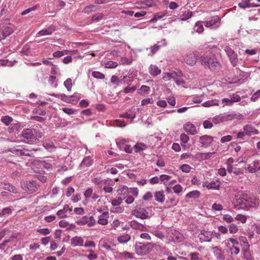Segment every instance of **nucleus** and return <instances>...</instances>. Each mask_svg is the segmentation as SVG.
<instances>
[{
	"mask_svg": "<svg viewBox=\"0 0 260 260\" xmlns=\"http://www.w3.org/2000/svg\"><path fill=\"white\" fill-rule=\"evenodd\" d=\"M257 203L258 200L249 197L245 193L235 195L233 201L234 207L237 209L247 208L252 207V204L256 205Z\"/></svg>",
	"mask_w": 260,
	"mask_h": 260,
	"instance_id": "1",
	"label": "nucleus"
},
{
	"mask_svg": "<svg viewBox=\"0 0 260 260\" xmlns=\"http://www.w3.org/2000/svg\"><path fill=\"white\" fill-rule=\"evenodd\" d=\"M201 61L205 68H208L211 70H215L219 67V62L213 55L202 56Z\"/></svg>",
	"mask_w": 260,
	"mask_h": 260,
	"instance_id": "2",
	"label": "nucleus"
},
{
	"mask_svg": "<svg viewBox=\"0 0 260 260\" xmlns=\"http://www.w3.org/2000/svg\"><path fill=\"white\" fill-rule=\"evenodd\" d=\"M42 133H38L35 128L32 129H24L21 133L22 137L25 139L27 142H31L34 139H36L37 138H41L42 136Z\"/></svg>",
	"mask_w": 260,
	"mask_h": 260,
	"instance_id": "3",
	"label": "nucleus"
},
{
	"mask_svg": "<svg viewBox=\"0 0 260 260\" xmlns=\"http://www.w3.org/2000/svg\"><path fill=\"white\" fill-rule=\"evenodd\" d=\"M21 186L23 190L30 193L37 191L40 187L39 184L34 180L23 181Z\"/></svg>",
	"mask_w": 260,
	"mask_h": 260,
	"instance_id": "4",
	"label": "nucleus"
},
{
	"mask_svg": "<svg viewBox=\"0 0 260 260\" xmlns=\"http://www.w3.org/2000/svg\"><path fill=\"white\" fill-rule=\"evenodd\" d=\"M117 192L119 197L117 199H115L111 201V204L114 206H118L120 205L123 200L125 199V195H128V188L126 186L120 187L117 189Z\"/></svg>",
	"mask_w": 260,
	"mask_h": 260,
	"instance_id": "5",
	"label": "nucleus"
},
{
	"mask_svg": "<svg viewBox=\"0 0 260 260\" xmlns=\"http://www.w3.org/2000/svg\"><path fill=\"white\" fill-rule=\"evenodd\" d=\"M223 48L228 55L232 66L233 67H236L238 62V55L237 53L229 46H225Z\"/></svg>",
	"mask_w": 260,
	"mask_h": 260,
	"instance_id": "6",
	"label": "nucleus"
},
{
	"mask_svg": "<svg viewBox=\"0 0 260 260\" xmlns=\"http://www.w3.org/2000/svg\"><path fill=\"white\" fill-rule=\"evenodd\" d=\"M182 57L185 62L189 66H193L197 62L198 55L196 52L189 51L183 55Z\"/></svg>",
	"mask_w": 260,
	"mask_h": 260,
	"instance_id": "7",
	"label": "nucleus"
},
{
	"mask_svg": "<svg viewBox=\"0 0 260 260\" xmlns=\"http://www.w3.org/2000/svg\"><path fill=\"white\" fill-rule=\"evenodd\" d=\"M153 248V244L151 243H148L146 245H136L135 250L137 254L143 255L149 253Z\"/></svg>",
	"mask_w": 260,
	"mask_h": 260,
	"instance_id": "8",
	"label": "nucleus"
},
{
	"mask_svg": "<svg viewBox=\"0 0 260 260\" xmlns=\"http://www.w3.org/2000/svg\"><path fill=\"white\" fill-rule=\"evenodd\" d=\"M133 214L136 217L142 219H147L149 216V212L143 208H139L134 210Z\"/></svg>",
	"mask_w": 260,
	"mask_h": 260,
	"instance_id": "9",
	"label": "nucleus"
},
{
	"mask_svg": "<svg viewBox=\"0 0 260 260\" xmlns=\"http://www.w3.org/2000/svg\"><path fill=\"white\" fill-rule=\"evenodd\" d=\"M82 224H87L88 226H93L96 223V220L93 216H85L79 221Z\"/></svg>",
	"mask_w": 260,
	"mask_h": 260,
	"instance_id": "10",
	"label": "nucleus"
},
{
	"mask_svg": "<svg viewBox=\"0 0 260 260\" xmlns=\"http://www.w3.org/2000/svg\"><path fill=\"white\" fill-rule=\"evenodd\" d=\"M220 182L219 180H216L215 181H212L211 182L206 181L204 182L203 186L206 187L208 189H218L220 186Z\"/></svg>",
	"mask_w": 260,
	"mask_h": 260,
	"instance_id": "11",
	"label": "nucleus"
},
{
	"mask_svg": "<svg viewBox=\"0 0 260 260\" xmlns=\"http://www.w3.org/2000/svg\"><path fill=\"white\" fill-rule=\"evenodd\" d=\"M213 138L211 136L204 135L199 138V142L202 146L207 147L209 146L213 142Z\"/></svg>",
	"mask_w": 260,
	"mask_h": 260,
	"instance_id": "12",
	"label": "nucleus"
},
{
	"mask_svg": "<svg viewBox=\"0 0 260 260\" xmlns=\"http://www.w3.org/2000/svg\"><path fill=\"white\" fill-rule=\"evenodd\" d=\"M243 131L246 135L251 136L258 134V131L254 126L250 125L247 124L243 127Z\"/></svg>",
	"mask_w": 260,
	"mask_h": 260,
	"instance_id": "13",
	"label": "nucleus"
},
{
	"mask_svg": "<svg viewBox=\"0 0 260 260\" xmlns=\"http://www.w3.org/2000/svg\"><path fill=\"white\" fill-rule=\"evenodd\" d=\"M250 173H255L260 170V164L258 160H254L248 165L246 168Z\"/></svg>",
	"mask_w": 260,
	"mask_h": 260,
	"instance_id": "14",
	"label": "nucleus"
},
{
	"mask_svg": "<svg viewBox=\"0 0 260 260\" xmlns=\"http://www.w3.org/2000/svg\"><path fill=\"white\" fill-rule=\"evenodd\" d=\"M183 127L185 131L189 135H194L197 133L196 127L191 123H186L184 125Z\"/></svg>",
	"mask_w": 260,
	"mask_h": 260,
	"instance_id": "15",
	"label": "nucleus"
},
{
	"mask_svg": "<svg viewBox=\"0 0 260 260\" xmlns=\"http://www.w3.org/2000/svg\"><path fill=\"white\" fill-rule=\"evenodd\" d=\"M109 217V213L108 212H104L99 216L98 223L100 224L105 225L108 223V219Z\"/></svg>",
	"mask_w": 260,
	"mask_h": 260,
	"instance_id": "16",
	"label": "nucleus"
},
{
	"mask_svg": "<svg viewBox=\"0 0 260 260\" xmlns=\"http://www.w3.org/2000/svg\"><path fill=\"white\" fill-rule=\"evenodd\" d=\"M55 30V27L54 25H51L47 28L43 29L39 31L37 35L38 36H44V35H51Z\"/></svg>",
	"mask_w": 260,
	"mask_h": 260,
	"instance_id": "17",
	"label": "nucleus"
},
{
	"mask_svg": "<svg viewBox=\"0 0 260 260\" xmlns=\"http://www.w3.org/2000/svg\"><path fill=\"white\" fill-rule=\"evenodd\" d=\"M84 240L81 237L76 236L71 239V245L74 247L83 245Z\"/></svg>",
	"mask_w": 260,
	"mask_h": 260,
	"instance_id": "18",
	"label": "nucleus"
},
{
	"mask_svg": "<svg viewBox=\"0 0 260 260\" xmlns=\"http://www.w3.org/2000/svg\"><path fill=\"white\" fill-rule=\"evenodd\" d=\"M93 164V160L89 156L85 157L80 164V169L89 167Z\"/></svg>",
	"mask_w": 260,
	"mask_h": 260,
	"instance_id": "19",
	"label": "nucleus"
},
{
	"mask_svg": "<svg viewBox=\"0 0 260 260\" xmlns=\"http://www.w3.org/2000/svg\"><path fill=\"white\" fill-rule=\"evenodd\" d=\"M154 196L155 200L159 203H162L165 201V196L162 190L155 191Z\"/></svg>",
	"mask_w": 260,
	"mask_h": 260,
	"instance_id": "20",
	"label": "nucleus"
},
{
	"mask_svg": "<svg viewBox=\"0 0 260 260\" xmlns=\"http://www.w3.org/2000/svg\"><path fill=\"white\" fill-rule=\"evenodd\" d=\"M149 72L153 76H156L161 72L159 69L156 65L151 64L149 68Z\"/></svg>",
	"mask_w": 260,
	"mask_h": 260,
	"instance_id": "21",
	"label": "nucleus"
},
{
	"mask_svg": "<svg viewBox=\"0 0 260 260\" xmlns=\"http://www.w3.org/2000/svg\"><path fill=\"white\" fill-rule=\"evenodd\" d=\"M220 20L219 17L218 16H214L211 17V19L209 21H206L204 22V25L206 27H210L215 23H216Z\"/></svg>",
	"mask_w": 260,
	"mask_h": 260,
	"instance_id": "22",
	"label": "nucleus"
},
{
	"mask_svg": "<svg viewBox=\"0 0 260 260\" xmlns=\"http://www.w3.org/2000/svg\"><path fill=\"white\" fill-rule=\"evenodd\" d=\"M130 226L135 230H138L141 231L145 230V227L143 224L138 223L136 221L133 220L131 221Z\"/></svg>",
	"mask_w": 260,
	"mask_h": 260,
	"instance_id": "23",
	"label": "nucleus"
},
{
	"mask_svg": "<svg viewBox=\"0 0 260 260\" xmlns=\"http://www.w3.org/2000/svg\"><path fill=\"white\" fill-rule=\"evenodd\" d=\"M242 251L244 258L246 260H253V257L250 252V247L242 248Z\"/></svg>",
	"mask_w": 260,
	"mask_h": 260,
	"instance_id": "24",
	"label": "nucleus"
},
{
	"mask_svg": "<svg viewBox=\"0 0 260 260\" xmlns=\"http://www.w3.org/2000/svg\"><path fill=\"white\" fill-rule=\"evenodd\" d=\"M215 153V152L208 153H200L197 154L196 156L198 158H201L202 160H205L211 158Z\"/></svg>",
	"mask_w": 260,
	"mask_h": 260,
	"instance_id": "25",
	"label": "nucleus"
},
{
	"mask_svg": "<svg viewBox=\"0 0 260 260\" xmlns=\"http://www.w3.org/2000/svg\"><path fill=\"white\" fill-rule=\"evenodd\" d=\"M131 239V237L129 234H124L118 237V241L122 244L127 243Z\"/></svg>",
	"mask_w": 260,
	"mask_h": 260,
	"instance_id": "26",
	"label": "nucleus"
},
{
	"mask_svg": "<svg viewBox=\"0 0 260 260\" xmlns=\"http://www.w3.org/2000/svg\"><path fill=\"white\" fill-rule=\"evenodd\" d=\"M239 7L245 9L250 7H258L260 5H251L249 0H242V1L239 4Z\"/></svg>",
	"mask_w": 260,
	"mask_h": 260,
	"instance_id": "27",
	"label": "nucleus"
},
{
	"mask_svg": "<svg viewBox=\"0 0 260 260\" xmlns=\"http://www.w3.org/2000/svg\"><path fill=\"white\" fill-rule=\"evenodd\" d=\"M105 200V198H100L97 202L98 210L100 212H102L106 207Z\"/></svg>",
	"mask_w": 260,
	"mask_h": 260,
	"instance_id": "28",
	"label": "nucleus"
},
{
	"mask_svg": "<svg viewBox=\"0 0 260 260\" xmlns=\"http://www.w3.org/2000/svg\"><path fill=\"white\" fill-rule=\"evenodd\" d=\"M213 252L214 254L216 256L217 258L219 259H223L224 256L223 255V252L218 247H215L213 248Z\"/></svg>",
	"mask_w": 260,
	"mask_h": 260,
	"instance_id": "29",
	"label": "nucleus"
},
{
	"mask_svg": "<svg viewBox=\"0 0 260 260\" xmlns=\"http://www.w3.org/2000/svg\"><path fill=\"white\" fill-rule=\"evenodd\" d=\"M69 205H66L64 206L62 209L59 210L57 212V215L59 218H64L67 217L66 214L67 212L68 211Z\"/></svg>",
	"mask_w": 260,
	"mask_h": 260,
	"instance_id": "30",
	"label": "nucleus"
},
{
	"mask_svg": "<svg viewBox=\"0 0 260 260\" xmlns=\"http://www.w3.org/2000/svg\"><path fill=\"white\" fill-rule=\"evenodd\" d=\"M212 121L215 124H218L221 122H225L224 117L223 114H220L218 115H216L212 119Z\"/></svg>",
	"mask_w": 260,
	"mask_h": 260,
	"instance_id": "31",
	"label": "nucleus"
},
{
	"mask_svg": "<svg viewBox=\"0 0 260 260\" xmlns=\"http://www.w3.org/2000/svg\"><path fill=\"white\" fill-rule=\"evenodd\" d=\"M201 194V193L198 190H193L189 192L186 194V197L188 198L197 199Z\"/></svg>",
	"mask_w": 260,
	"mask_h": 260,
	"instance_id": "32",
	"label": "nucleus"
},
{
	"mask_svg": "<svg viewBox=\"0 0 260 260\" xmlns=\"http://www.w3.org/2000/svg\"><path fill=\"white\" fill-rule=\"evenodd\" d=\"M182 13L183 14L180 15V19L182 20H186L192 16V12L189 10L184 11Z\"/></svg>",
	"mask_w": 260,
	"mask_h": 260,
	"instance_id": "33",
	"label": "nucleus"
},
{
	"mask_svg": "<svg viewBox=\"0 0 260 260\" xmlns=\"http://www.w3.org/2000/svg\"><path fill=\"white\" fill-rule=\"evenodd\" d=\"M223 115L225 121L232 120L233 119H236L238 117V115L234 112H231L230 113H223Z\"/></svg>",
	"mask_w": 260,
	"mask_h": 260,
	"instance_id": "34",
	"label": "nucleus"
},
{
	"mask_svg": "<svg viewBox=\"0 0 260 260\" xmlns=\"http://www.w3.org/2000/svg\"><path fill=\"white\" fill-rule=\"evenodd\" d=\"M239 240L241 243V246L242 248L250 247V245L249 244L247 239L246 237L241 236L239 237Z\"/></svg>",
	"mask_w": 260,
	"mask_h": 260,
	"instance_id": "35",
	"label": "nucleus"
},
{
	"mask_svg": "<svg viewBox=\"0 0 260 260\" xmlns=\"http://www.w3.org/2000/svg\"><path fill=\"white\" fill-rule=\"evenodd\" d=\"M13 120V118L9 116H4L1 117V121L7 126L9 125Z\"/></svg>",
	"mask_w": 260,
	"mask_h": 260,
	"instance_id": "36",
	"label": "nucleus"
},
{
	"mask_svg": "<svg viewBox=\"0 0 260 260\" xmlns=\"http://www.w3.org/2000/svg\"><path fill=\"white\" fill-rule=\"evenodd\" d=\"M150 91V88L145 85H142L138 90L139 94L142 95L148 94Z\"/></svg>",
	"mask_w": 260,
	"mask_h": 260,
	"instance_id": "37",
	"label": "nucleus"
},
{
	"mask_svg": "<svg viewBox=\"0 0 260 260\" xmlns=\"http://www.w3.org/2000/svg\"><path fill=\"white\" fill-rule=\"evenodd\" d=\"M219 101L216 99L207 101L203 104V106L205 107H210L212 106L219 105Z\"/></svg>",
	"mask_w": 260,
	"mask_h": 260,
	"instance_id": "38",
	"label": "nucleus"
},
{
	"mask_svg": "<svg viewBox=\"0 0 260 260\" xmlns=\"http://www.w3.org/2000/svg\"><path fill=\"white\" fill-rule=\"evenodd\" d=\"M126 143V140L124 139H118L116 140V144L120 150H123Z\"/></svg>",
	"mask_w": 260,
	"mask_h": 260,
	"instance_id": "39",
	"label": "nucleus"
},
{
	"mask_svg": "<svg viewBox=\"0 0 260 260\" xmlns=\"http://www.w3.org/2000/svg\"><path fill=\"white\" fill-rule=\"evenodd\" d=\"M194 30L199 33H201L204 31V28L201 22L198 21L196 23L194 27Z\"/></svg>",
	"mask_w": 260,
	"mask_h": 260,
	"instance_id": "40",
	"label": "nucleus"
},
{
	"mask_svg": "<svg viewBox=\"0 0 260 260\" xmlns=\"http://www.w3.org/2000/svg\"><path fill=\"white\" fill-rule=\"evenodd\" d=\"M2 30L4 32L6 37L10 36L14 32V28L12 26H5Z\"/></svg>",
	"mask_w": 260,
	"mask_h": 260,
	"instance_id": "41",
	"label": "nucleus"
},
{
	"mask_svg": "<svg viewBox=\"0 0 260 260\" xmlns=\"http://www.w3.org/2000/svg\"><path fill=\"white\" fill-rule=\"evenodd\" d=\"M229 232L232 234H236L238 232L239 229L238 226L234 223H231L229 225Z\"/></svg>",
	"mask_w": 260,
	"mask_h": 260,
	"instance_id": "42",
	"label": "nucleus"
},
{
	"mask_svg": "<svg viewBox=\"0 0 260 260\" xmlns=\"http://www.w3.org/2000/svg\"><path fill=\"white\" fill-rule=\"evenodd\" d=\"M120 116L133 119L135 118V114L133 111L129 110L127 112L121 114Z\"/></svg>",
	"mask_w": 260,
	"mask_h": 260,
	"instance_id": "43",
	"label": "nucleus"
},
{
	"mask_svg": "<svg viewBox=\"0 0 260 260\" xmlns=\"http://www.w3.org/2000/svg\"><path fill=\"white\" fill-rule=\"evenodd\" d=\"M146 146L143 144H137L134 146L135 150L136 152H140V151L145 149Z\"/></svg>",
	"mask_w": 260,
	"mask_h": 260,
	"instance_id": "44",
	"label": "nucleus"
},
{
	"mask_svg": "<svg viewBox=\"0 0 260 260\" xmlns=\"http://www.w3.org/2000/svg\"><path fill=\"white\" fill-rule=\"evenodd\" d=\"M37 233L39 234L45 236L49 235L50 233L51 230L48 228H43V229H38L36 230Z\"/></svg>",
	"mask_w": 260,
	"mask_h": 260,
	"instance_id": "45",
	"label": "nucleus"
},
{
	"mask_svg": "<svg viewBox=\"0 0 260 260\" xmlns=\"http://www.w3.org/2000/svg\"><path fill=\"white\" fill-rule=\"evenodd\" d=\"M89 254L87 255L89 260H94L98 258V254L92 250H88Z\"/></svg>",
	"mask_w": 260,
	"mask_h": 260,
	"instance_id": "46",
	"label": "nucleus"
},
{
	"mask_svg": "<svg viewBox=\"0 0 260 260\" xmlns=\"http://www.w3.org/2000/svg\"><path fill=\"white\" fill-rule=\"evenodd\" d=\"M64 85L68 91H71L72 87V80L71 78L67 79L64 82Z\"/></svg>",
	"mask_w": 260,
	"mask_h": 260,
	"instance_id": "47",
	"label": "nucleus"
},
{
	"mask_svg": "<svg viewBox=\"0 0 260 260\" xmlns=\"http://www.w3.org/2000/svg\"><path fill=\"white\" fill-rule=\"evenodd\" d=\"M11 213H12V210L10 208H9V207L5 208L0 212V216L9 215L11 214Z\"/></svg>",
	"mask_w": 260,
	"mask_h": 260,
	"instance_id": "48",
	"label": "nucleus"
},
{
	"mask_svg": "<svg viewBox=\"0 0 260 260\" xmlns=\"http://www.w3.org/2000/svg\"><path fill=\"white\" fill-rule=\"evenodd\" d=\"M235 219L240 221L242 223H244L247 220V217L244 215L238 214L235 217Z\"/></svg>",
	"mask_w": 260,
	"mask_h": 260,
	"instance_id": "49",
	"label": "nucleus"
},
{
	"mask_svg": "<svg viewBox=\"0 0 260 260\" xmlns=\"http://www.w3.org/2000/svg\"><path fill=\"white\" fill-rule=\"evenodd\" d=\"M106 67L107 68H116L118 63L117 62L113 61H108L106 63H105Z\"/></svg>",
	"mask_w": 260,
	"mask_h": 260,
	"instance_id": "50",
	"label": "nucleus"
},
{
	"mask_svg": "<svg viewBox=\"0 0 260 260\" xmlns=\"http://www.w3.org/2000/svg\"><path fill=\"white\" fill-rule=\"evenodd\" d=\"M93 194V189L91 187L88 188L84 192V196L86 199L91 198Z\"/></svg>",
	"mask_w": 260,
	"mask_h": 260,
	"instance_id": "51",
	"label": "nucleus"
},
{
	"mask_svg": "<svg viewBox=\"0 0 260 260\" xmlns=\"http://www.w3.org/2000/svg\"><path fill=\"white\" fill-rule=\"evenodd\" d=\"M178 203V200H176L174 197L170 198L167 202L166 204H169V207L171 206H176Z\"/></svg>",
	"mask_w": 260,
	"mask_h": 260,
	"instance_id": "52",
	"label": "nucleus"
},
{
	"mask_svg": "<svg viewBox=\"0 0 260 260\" xmlns=\"http://www.w3.org/2000/svg\"><path fill=\"white\" fill-rule=\"evenodd\" d=\"M136 89L137 88L135 86L129 87V85H128L123 89V92L124 93L127 94L130 92H134L136 91Z\"/></svg>",
	"mask_w": 260,
	"mask_h": 260,
	"instance_id": "53",
	"label": "nucleus"
},
{
	"mask_svg": "<svg viewBox=\"0 0 260 260\" xmlns=\"http://www.w3.org/2000/svg\"><path fill=\"white\" fill-rule=\"evenodd\" d=\"M191 167L187 164H184L180 166V169L183 172L189 173L190 171Z\"/></svg>",
	"mask_w": 260,
	"mask_h": 260,
	"instance_id": "54",
	"label": "nucleus"
},
{
	"mask_svg": "<svg viewBox=\"0 0 260 260\" xmlns=\"http://www.w3.org/2000/svg\"><path fill=\"white\" fill-rule=\"evenodd\" d=\"M57 98H60V100L67 103H70L71 96H68L64 94H61L59 95H57Z\"/></svg>",
	"mask_w": 260,
	"mask_h": 260,
	"instance_id": "55",
	"label": "nucleus"
},
{
	"mask_svg": "<svg viewBox=\"0 0 260 260\" xmlns=\"http://www.w3.org/2000/svg\"><path fill=\"white\" fill-rule=\"evenodd\" d=\"M230 250L232 255H237L240 252V249L234 245L231 246Z\"/></svg>",
	"mask_w": 260,
	"mask_h": 260,
	"instance_id": "56",
	"label": "nucleus"
},
{
	"mask_svg": "<svg viewBox=\"0 0 260 260\" xmlns=\"http://www.w3.org/2000/svg\"><path fill=\"white\" fill-rule=\"evenodd\" d=\"M92 75L95 78L97 79H104L105 78V75L100 72L94 71L92 73Z\"/></svg>",
	"mask_w": 260,
	"mask_h": 260,
	"instance_id": "57",
	"label": "nucleus"
},
{
	"mask_svg": "<svg viewBox=\"0 0 260 260\" xmlns=\"http://www.w3.org/2000/svg\"><path fill=\"white\" fill-rule=\"evenodd\" d=\"M96 8V6L94 5L87 6L84 8V12L87 13H89L92 11H95Z\"/></svg>",
	"mask_w": 260,
	"mask_h": 260,
	"instance_id": "58",
	"label": "nucleus"
},
{
	"mask_svg": "<svg viewBox=\"0 0 260 260\" xmlns=\"http://www.w3.org/2000/svg\"><path fill=\"white\" fill-rule=\"evenodd\" d=\"M62 110L66 114H67L68 115H72V114H75L76 112V110L74 109H72V108H63L62 109Z\"/></svg>",
	"mask_w": 260,
	"mask_h": 260,
	"instance_id": "59",
	"label": "nucleus"
},
{
	"mask_svg": "<svg viewBox=\"0 0 260 260\" xmlns=\"http://www.w3.org/2000/svg\"><path fill=\"white\" fill-rule=\"evenodd\" d=\"M222 107L225 106H231L233 105L232 102L230 99L224 98L222 100Z\"/></svg>",
	"mask_w": 260,
	"mask_h": 260,
	"instance_id": "60",
	"label": "nucleus"
},
{
	"mask_svg": "<svg viewBox=\"0 0 260 260\" xmlns=\"http://www.w3.org/2000/svg\"><path fill=\"white\" fill-rule=\"evenodd\" d=\"M80 97L76 95H71L70 102V103L75 105L77 103L80 99Z\"/></svg>",
	"mask_w": 260,
	"mask_h": 260,
	"instance_id": "61",
	"label": "nucleus"
},
{
	"mask_svg": "<svg viewBox=\"0 0 260 260\" xmlns=\"http://www.w3.org/2000/svg\"><path fill=\"white\" fill-rule=\"evenodd\" d=\"M222 219L227 223H231L234 221V218L229 214L223 215Z\"/></svg>",
	"mask_w": 260,
	"mask_h": 260,
	"instance_id": "62",
	"label": "nucleus"
},
{
	"mask_svg": "<svg viewBox=\"0 0 260 260\" xmlns=\"http://www.w3.org/2000/svg\"><path fill=\"white\" fill-rule=\"evenodd\" d=\"M120 80L117 76L113 75L111 78V82L116 86H118L119 84Z\"/></svg>",
	"mask_w": 260,
	"mask_h": 260,
	"instance_id": "63",
	"label": "nucleus"
},
{
	"mask_svg": "<svg viewBox=\"0 0 260 260\" xmlns=\"http://www.w3.org/2000/svg\"><path fill=\"white\" fill-rule=\"evenodd\" d=\"M173 189L175 193L178 194L182 191L183 188L178 184L174 186Z\"/></svg>",
	"mask_w": 260,
	"mask_h": 260,
	"instance_id": "64",
	"label": "nucleus"
}]
</instances>
